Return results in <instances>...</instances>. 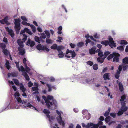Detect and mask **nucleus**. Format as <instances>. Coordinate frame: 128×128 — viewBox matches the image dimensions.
<instances>
[{
  "label": "nucleus",
  "mask_w": 128,
  "mask_h": 128,
  "mask_svg": "<svg viewBox=\"0 0 128 128\" xmlns=\"http://www.w3.org/2000/svg\"><path fill=\"white\" fill-rule=\"evenodd\" d=\"M109 73H106L104 75V78L105 80L109 79Z\"/></svg>",
  "instance_id": "c756f323"
},
{
  "label": "nucleus",
  "mask_w": 128,
  "mask_h": 128,
  "mask_svg": "<svg viewBox=\"0 0 128 128\" xmlns=\"http://www.w3.org/2000/svg\"><path fill=\"white\" fill-rule=\"evenodd\" d=\"M82 113L84 115H86L88 114V113H89L88 112V111L86 110H83L82 112Z\"/></svg>",
  "instance_id": "5fc2aeb1"
},
{
  "label": "nucleus",
  "mask_w": 128,
  "mask_h": 128,
  "mask_svg": "<svg viewBox=\"0 0 128 128\" xmlns=\"http://www.w3.org/2000/svg\"><path fill=\"white\" fill-rule=\"evenodd\" d=\"M20 89L22 91L23 94H22V96L24 97L26 96V94L24 92L26 90V89L24 88L23 85H21L20 87Z\"/></svg>",
  "instance_id": "4be33fe9"
},
{
  "label": "nucleus",
  "mask_w": 128,
  "mask_h": 128,
  "mask_svg": "<svg viewBox=\"0 0 128 128\" xmlns=\"http://www.w3.org/2000/svg\"><path fill=\"white\" fill-rule=\"evenodd\" d=\"M50 48L52 49H56L57 50H62L64 48V47L62 46H58L56 44H54L50 47Z\"/></svg>",
  "instance_id": "ddd939ff"
},
{
  "label": "nucleus",
  "mask_w": 128,
  "mask_h": 128,
  "mask_svg": "<svg viewBox=\"0 0 128 128\" xmlns=\"http://www.w3.org/2000/svg\"><path fill=\"white\" fill-rule=\"evenodd\" d=\"M56 120L60 124L63 126H64L65 124L64 122L62 120V117H59V118H56Z\"/></svg>",
  "instance_id": "6ab92c4d"
},
{
  "label": "nucleus",
  "mask_w": 128,
  "mask_h": 128,
  "mask_svg": "<svg viewBox=\"0 0 128 128\" xmlns=\"http://www.w3.org/2000/svg\"><path fill=\"white\" fill-rule=\"evenodd\" d=\"M86 63L88 64L90 66H92L93 64V62L90 61L87 62Z\"/></svg>",
  "instance_id": "4d7b16f0"
},
{
  "label": "nucleus",
  "mask_w": 128,
  "mask_h": 128,
  "mask_svg": "<svg viewBox=\"0 0 128 128\" xmlns=\"http://www.w3.org/2000/svg\"><path fill=\"white\" fill-rule=\"evenodd\" d=\"M93 69L94 70H96L98 68V65L97 64H94L93 66Z\"/></svg>",
  "instance_id": "09e8293b"
},
{
  "label": "nucleus",
  "mask_w": 128,
  "mask_h": 128,
  "mask_svg": "<svg viewBox=\"0 0 128 128\" xmlns=\"http://www.w3.org/2000/svg\"><path fill=\"white\" fill-rule=\"evenodd\" d=\"M16 99L17 102L20 103H22V104H24V106H19L18 104L16 103L10 105V108L11 109H18L20 108H24L26 107H28L30 108L33 110H36L37 112L39 111V110L38 109L36 108L35 107L30 104V103L26 104L27 102V100H22L20 97H18L16 98Z\"/></svg>",
  "instance_id": "f257e3e1"
},
{
  "label": "nucleus",
  "mask_w": 128,
  "mask_h": 128,
  "mask_svg": "<svg viewBox=\"0 0 128 128\" xmlns=\"http://www.w3.org/2000/svg\"><path fill=\"white\" fill-rule=\"evenodd\" d=\"M0 47L2 50V52L6 56L9 55V57L11 60H12V58L11 55L10 54L9 52L7 50L5 49L6 46L3 43H2L0 44Z\"/></svg>",
  "instance_id": "1a4fd4ad"
},
{
  "label": "nucleus",
  "mask_w": 128,
  "mask_h": 128,
  "mask_svg": "<svg viewBox=\"0 0 128 128\" xmlns=\"http://www.w3.org/2000/svg\"><path fill=\"white\" fill-rule=\"evenodd\" d=\"M117 48L120 51H122L124 50V48L123 46H122L118 47Z\"/></svg>",
  "instance_id": "a19ab883"
},
{
  "label": "nucleus",
  "mask_w": 128,
  "mask_h": 128,
  "mask_svg": "<svg viewBox=\"0 0 128 128\" xmlns=\"http://www.w3.org/2000/svg\"><path fill=\"white\" fill-rule=\"evenodd\" d=\"M96 47L94 46L89 50V53L90 54H95L96 52Z\"/></svg>",
  "instance_id": "a211bd4d"
},
{
  "label": "nucleus",
  "mask_w": 128,
  "mask_h": 128,
  "mask_svg": "<svg viewBox=\"0 0 128 128\" xmlns=\"http://www.w3.org/2000/svg\"><path fill=\"white\" fill-rule=\"evenodd\" d=\"M122 62L124 63L128 64V57H126L123 59Z\"/></svg>",
  "instance_id": "473e14b6"
},
{
  "label": "nucleus",
  "mask_w": 128,
  "mask_h": 128,
  "mask_svg": "<svg viewBox=\"0 0 128 128\" xmlns=\"http://www.w3.org/2000/svg\"><path fill=\"white\" fill-rule=\"evenodd\" d=\"M110 52L108 51H105L104 53V58H106L108 55L110 54Z\"/></svg>",
  "instance_id": "2f4dec72"
},
{
  "label": "nucleus",
  "mask_w": 128,
  "mask_h": 128,
  "mask_svg": "<svg viewBox=\"0 0 128 128\" xmlns=\"http://www.w3.org/2000/svg\"><path fill=\"white\" fill-rule=\"evenodd\" d=\"M20 94L18 92H16L14 94V96L16 98H17L18 97H19V96H20Z\"/></svg>",
  "instance_id": "6e6d98bb"
},
{
  "label": "nucleus",
  "mask_w": 128,
  "mask_h": 128,
  "mask_svg": "<svg viewBox=\"0 0 128 128\" xmlns=\"http://www.w3.org/2000/svg\"><path fill=\"white\" fill-rule=\"evenodd\" d=\"M66 54L65 56L68 58H70L71 57L73 58L76 55V54L74 51H72L68 49L67 50Z\"/></svg>",
  "instance_id": "9b49d317"
},
{
  "label": "nucleus",
  "mask_w": 128,
  "mask_h": 128,
  "mask_svg": "<svg viewBox=\"0 0 128 128\" xmlns=\"http://www.w3.org/2000/svg\"><path fill=\"white\" fill-rule=\"evenodd\" d=\"M34 87L32 88V89L33 91H37L38 90V84L37 83H34Z\"/></svg>",
  "instance_id": "cd10ccee"
},
{
  "label": "nucleus",
  "mask_w": 128,
  "mask_h": 128,
  "mask_svg": "<svg viewBox=\"0 0 128 128\" xmlns=\"http://www.w3.org/2000/svg\"><path fill=\"white\" fill-rule=\"evenodd\" d=\"M102 121H100L97 124H93V125L92 127L91 128H98L99 125H101L102 124Z\"/></svg>",
  "instance_id": "b1692460"
},
{
  "label": "nucleus",
  "mask_w": 128,
  "mask_h": 128,
  "mask_svg": "<svg viewBox=\"0 0 128 128\" xmlns=\"http://www.w3.org/2000/svg\"><path fill=\"white\" fill-rule=\"evenodd\" d=\"M40 38L45 39L46 38V35L44 33L41 34V36H40Z\"/></svg>",
  "instance_id": "3c124183"
},
{
  "label": "nucleus",
  "mask_w": 128,
  "mask_h": 128,
  "mask_svg": "<svg viewBox=\"0 0 128 128\" xmlns=\"http://www.w3.org/2000/svg\"><path fill=\"white\" fill-rule=\"evenodd\" d=\"M105 87L106 88V90H107L108 92V96H110V98H112V95H110V92H109V89L106 86H105Z\"/></svg>",
  "instance_id": "4c0bfd02"
},
{
  "label": "nucleus",
  "mask_w": 128,
  "mask_h": 128,
  "mask_svg": "<svg viewBox=\"0 0 128 128\" xmlns=\"http://www.w3.org/2000/svg\"><path fill=\"white\" fill-rule=\"evenodd\" d=\"M93 125V124L91 122L89 123L86 125L84 123L82 124V126L84 128L85 127L86 128H90L92 126V127Z\"/></svg>",
  "instance_id": "aec40b11"
},
{
  "label": "nucleus",
  "mask_w": 128,
  "mask_h": 128,
  "mask_svg": "<svg viewBox=\"0 0 128 128\" xmlns=\"http://www.w3.org/2000/svg\"><path fill=\"white\" fill-rule=\"evenodd\" d=\"M30 26L33 32H35L36 31V28L35 26L34 25H30Z\"/></svg>",
  "instance_id": "58836bf2"
},
{
  "label": "nucleus",
  "mask_w": 128,
  "mask_h": 128,
  "mask_svg": "<svg viewBox=\"0 0 128 128\" xmlns=\"http://www.w3.org/2000/svg\"><path fill=\"white\" fill-rule=\"evenodd\" d=\"M104 59V58H102V57H98L97 58V60L98 62L102 63L103 62Z\"/></svg>",
  "instance_id": "7c9ffc66"
},
{
  "label": "nucleus",
  "mask_w": 128,
  "mask_h": 128,
  "mask_svg": "<svg viewBox=\"0 0 128 128\" xmlns=\"http://www.w3.org/2000/svg\"><path fill=\"white\" fill-rule=\"evenodd\" d=\"M108 39L109 41V42L108 40H104L101 42V44L104 45L106 46H108V44L112 48L113 47H116V43H114V41L113 40V38L110 36H108Z\"/></svg>",
  "instance_id": "39448f33"
},
{
  "label": "nucleus",
  "mask_w": 128,
  "mask_h": 128,
  "mask_svg": "<svg viewBox=\"0 0 128 128\" xmlns=\"http://www.w3.org/2000/svg\"><path fill=\"white\" fill-rule=\"evenodd\" d=\"M126 97L125 95H123L121 96L120 101L122 104V106L120 110L118 113V116H120L122 114L123 112L126 111L128 109L127 107L125 106V103L124 100L125 99Z\"/></svg>",
  "instance_id": "20e7f679"
},
{
  "label": "nucleus",
  "mask_w": 128,
  "mask_h": 128,
  "mask_svg": "<svg viewBox=\"0 0 128 128\" xmlns=\"http://www.w3.org/2000/svg\"><path fill=\"white\" fill-rule=\"evenodd\" d=\"M37 30L39 32H42V30L41 28L39 26H38L37 28Z\"/></svg>",
  "instance_id": "69168bd1"
},
{
  "label": "nucleus",
  "mask_w": 128,
  "mask_h": 128,
  "mask_svg": "<svg viewBox=\"0 0 128 128\" xmlns=\"http://www.w3.org/2000/svg\"><path fill=\"white\" fill-rule=\"evenodd\" d=\"M110 116H108L105 119V120L106 122H108L110 120Z\"/></svg>",
  "instance_id": "864d4df0"
},
{
  "label": "nucleus",
  "mask_w": 128,
  "mask_h": 128,
  "mask_svg": "<svg viewBox=\"0 0 128 128\" xmlns=\"http://www.w3.org/2000/svg\"><path fill=\"white\" fill-rule=\"evenodd\" d=\"M17 73L16 72H13L11 74L9 73L8 74V77H11V76L12 77H16L17 76Z\"/></svg>",
  "instance_id": "c85d7f7f"
},
{
  "label": "nucleus",
  "mask_w": 128,
  "mask_h": 128,
  "mask_svg": "<svg viewBox=\"0 0 128 128\" xmlns=\"http://www.w3.org/2000/svg\"><path fill=\"white\" fill-rule=\"evenodd\" d=\"M118 70L117 71L115 75V77L117 78H118L119 76V74L120 73V72L122 70V66L120 65L119 66L118 68Z\"/></svg>",
  "instance_id": "412c9836"
},
{
  "label": "nucleus",
  "mask_w": 128,
  "mask_h": 128,
  "mask_svg": "<svg viewBox=\"0 0 128 128\" xmlns=\"http://www.w3.org/2000/svg\"><path fill=\"white\" fill-rule=\"evenodd\" d=\"M122 66H122L123 69L124 70H126L128 68V65L125 64H123Z\"/></svg>",
  "instance_id": "8fccbe9b"
},
{
  "label": "nucleus",
  "mask_w": 128,
  "mask_h": 128,
  "mask_svg": "<svg viewBox=\"0 0 128 128\" xmlns=\"http://www.w3.org/2000/svg\"><path fill=\"white\" fill-rule=\"evenodd\" d=\"M68 128H74V125L72 124H70L69 125Z\"/></svg>",
  "instance_id": "e2e57ef3"
},
{
  "label": "nucleus",
  "mask_w": 128,
  "mask_h": 128,
  "mask_svg": "<svg viewBox=\"0 0 128 128\" xmlns=\"http://www.w3.org/2000/svg\"><path fill=\"white\" fill-rule=\"evenodd\" d=\"M25 32H26L27 33L31 35L32 34V33L31 32L30 30L27 28H25L23 30H21L20 33V34H22Z\"/></svg>",
  "instance_id": "dca6fc26"
},
{
  "label": "nucleus",
  "mask_w": 128,
  "mask_h": 128,
  "mask_svg": "<svg viewBox=\"0 0 128 128\" xmlns=\"http://www.w3.org/2000/svg\"><path fill=\"white\" fill-rule=\"evenodd\" d=\"M5 28L6 31L8 32V34L10 35L12 38H13L14 34L13 30L11 29H10L8 27H6Z\"/></svg>",
  "instance_id": "2eb2a0df"
},
{
  "label": "nucleus",
  "mask_w": 128,
  "mask_h": 128,
  "mask_svg": "<svg viewBox=\"0 0 128 128\" xmlns=\"http://www.w3.org/2000/svg\"><path fill=\"white\" fill-rule=\"evenodd\" d=\"M96 52H98V56L100 57L104 56V54H103V52L100 49L97 50H96Z\"/></svg>",
  "instance_id": "bb28decb"
},
{
  "label": "nucleus",
  "mask_w": 128,
  "mask_h": 128,
  "mask_svg": "<svg viewBox=\"0 0 128 128\" xmlns=\"http://www.w3.org/2000/svg\"><path fill=\"white\" fill-rule=\"evenodd\" d=\"M23 62L26 68V71L28 73L30 70V69L27 66V64L29 65V63L28 61L26 62V58H24L23 60Z\"/></svg>",
  "instance_id": "4468645a"
},
{
  "label": "nucleus",
  "mask_w": 128,
  "mask_h": 128,
  "mask_svg": "<svg viewBox=\"0 0 128 128\" xmlns=\"http://www.w3.org/2000/svg\"><path fill=\"white\" fill-rule=\"evenodd\" d=\"M121 124L123 125V126H124L126 125V127L127 128H128V121H126L125 122H122Z\"/></svg>",
  "instance_id": "e433bc0d"
},
{
  "label": "nucleus",
  "mask_w": 128,
  "mask_h": 128,
  "mask_svg": "<svg viewBox=\"0 0 128 128\" xmlns=\"http://www.w3.org/2000/svg\"><path fill=\"white\" fill-rule=\"evenodd\" d=\"M21 18L23 20V21H27V19L24 16H21Z\"/></svg>",
  "instance_id": "bf43d9fd"
},
{
  "label": "nucleus",
  "mask_w": 128,
  "mask_h": 128,
  "mask_svg": "<svg viewBox=\"0 0 128 128\" xmlns=\"http://www.w3.org/2000/svg\"><path fill=\"white\" fill-rule=\"evenodd\" d=\"M120 44H124L126 45L128 44V42L124 40H122L121 41Z\"/></svg>",
  "instance_id": "a18cd8bd"
},
{
  "label": "nucleus",
  "mask_w": 128,
  "mask_h": 128,
  "mask_svg": "<svg viewBox=\"0 0 128 128\" xmlns=\"http://www.w3.org/2000/svg\"><path fill=\"white\" fill-rule=\"evenodd\" d=\"M58 57L60 58H62L64 56V53L62 52L61 50H58Z\"/></svg>",
  "instance_id": "393cba45"
},
{
  "label": "nucleus",
  "mask_w": 128,
  "mask_h": 128,
  "mask_svg": "<svg viewBox=\"0 0 128 128\" xmlns=\"http://www.w3.org/2000/svg\"><path fill=\"white\" fill-rule=\"evenodd\" d=\"M34 40L38 42V43H40V40L39 38L37 36H35L34 38Z\"/></svg>",
  "instance_id": "603ef678"
},
{
  "label": "nucleus",
  "mask_w": 128,
  "mask_h": 128,
  "mask_svg": "<svg viewBox=\"0 0 128 128\" xmlns=\"http://www.w3.org/2000/svg\"><path fill=\"white\" fill-rule=\"evenodd\" d=\"M15 63L16 64V66L18 68L19 71H20L21 70L22 72H23L22 74V75L27 80H30L29 77L28 76L26 72H24L25 70L23 66H21L20 67V68L19 66V62H15Z\"/></svg>",
  "instance_id": "0eeeda50"
},
{
  "label": "nucleus",
  "mask_w": 128,
  "mask_h": 128,
  "mask_svg": "<svg viewBox=\"0 0 128 128\" xmlns=\"http://www.w3.org/2000/svg\"><path fill=\"white\" fill-rule=\"evenodd\" d=\"M62 29V26H60L58 28V33L59 34H61L62 32L61 31Z\"/></svg>",
  "instance_id": "ea45409f"
},
{
  "label": "nucleus",
  "mask_w": 128,
  "mask_h": 128,
  "mask_svg": "<svg viewBox=\"0 0 128 128\" xmlns=\"http://www.w3.org/2000/svg\"><path fill=\"white\" fill-rule=\"evenodd\" d=\"M26 21H22V24L24 25L28 26H30V24L28 23H27Z\"/></svg>",
  "instance_id": "c03bdc74"
},
{
  "label": "nucleus",
  "mask_w": 128,
  "mask_h": 128,
  "mask_svg": "<svg viewBox=\"0 0 128 128\" xmlns=\"http://www.w3.org/2000/svg\"><path fill=\"white\" fill-rule=\"evenodd\" d=\"M28 86L29 87L32 86L33 85V83H32L30 81L28 83Z\"/></svg>",
  "instance_id": "338daca9"
},
{
  "label": "nucleus",
  "mask_w": 128,
  "mask_h": 128,
  "mask_svg": "<svg viewBox=\"0 0 128 128\" xmlns=\"http://www.w3.org/2000/svg\"><path fill=\"white\" fill-rule=\"evenodd\" d=\"M46 42L47 44H50L53 42L52 40L50 39H46Z\"/></svg>",
  "instance_id": "de8ad7c7"
},
{
  "label": "nucleus",
  "mask_w": 128,
  "mask_h": 128,
  "mask_svg": "<svg viewBox=\"0 0 128 128\" xmlns=\"http://www.w3.org/2000/svg\"><path fill=\"white\" fill-rule=\"evenodd\" d=\"M8 17L6 16L3 19L0 20V23L2 24H6V22L8 20Z\"/></svg>",
  "instance_id": "a878e982"
},
{
  "label": "nucleus",
  "mask_w": 128,
  "mask_h": 128,
  "mask_svg": "<svg viewBox=\"0 0 128 128\" xmlns=\"http://www.w3.org/2000/svg\"><path fill=\"white\" fill-rule=\"evenodd\" d=\"M90 114L89 113H88L86 114V119L88 120L89 119H90Z\"/></svg>",
  "instance_id": "49530a36"
},
{
  "label": "nucleus",
  "mask_w": 128,
  "mask_h": 128,
  "mask_svg": "<svg viewBox=\"0 0 128 128\" xmlns=\"http://www.w3.org/2000/svg\"><path fill=\"white\" fill-rule=\"evenodd\" d=\"M119 89L121 91H122L124 90L122 84L120 82L119 84Z\"/></svg>",
  "instance_id": "c9c22d12"
},
{
  "label": "nucleus",
  "mask_w": 128,
  "mask_h": 128,
  "mask_svg": "<svg viewBox=\"0 0 128 128\" xmlns=\"http://www.w3.org/2000/svg\"><path fill=\"white\" fill-rule=\"evenodd\" d=\"M97 46L99 48L98 49L100 50L102 47V45L100 44H98L97 45Z\"/></svg>",
  "instance_id": "774afa93"
},
{
  "label": "nucleus",
  "mask_w": 128,
  "mask_h": 128,
  "mask_svg": "<svg viewBox=\"0 0 128 128\" xmlns=\"http://www.w3.org/2000/svg\"><path fill=\"white\" fill-rule=\"evenodd\" d=\"M43 112L45 114L48 119L50 122V125L51 128H59L58 127L57 124H54V120H55V117L49 114L50 113V112L48 110L44 109L43 111Z\"/></svg>",
  "instance_id": "7ed1b4c3"
},
{
  "label": "nucleus",
  "mask_w": 128,
  "mask_h": 128,
  "mask_svg": "<svg viewBox=\"0 0 128 128\" xmlns=\"http://www.w3.org/2000/svg\"><path fill=\"white\" fill-rule=\"evenodd\" d=\"M46 103V106L49 108H54L55 109L57 107L58 104L55 100L53 99L52 96L50 95L48 96L46 98L45 96H42Z\"/></svg>",
  "instance_id": "f03ea898"
},
{
  "label": "nucleus",
  "mask_w": 128,
  "mask_h": 128,
  "mask_svg": "<svg viewBox=\"0 0 128 128\" xmlns=\"http://www.w3.org/2000/svg\"><path fill=\"white\" fill-rule=\"evenodd\" d=\"M46 86L48 88V91L49 92H50L52 91V89H54L55 90H56V88L55 86H52L50 84H46Z\"/></svg>",
  "instance_id": "5701e85b"
},
{
  "label": "nucleus",
  "mask_w": 128,
  "mask_h": 128,
  "mask_svg": "<svg viewBox=\"0 0 128 128\" xmlns=\"http://www.w3.org/2000/svg\"><path fill=\"white\" fill-rule=\"evenodd\" d=\"M14 24H15L14 28L16 33L18 34L19 33L21 28L20 23V20L19 18L14 19Z\"/></svg>",
  "instance_id": "6e6552de"
},
{
  "label": "nucleus",
  "mask_w": 128,
  "mask_h": 128,
  "mask_svg": "<svg viewBox=\"0 0 128 128\" xmlns=\"http://www.w3.org/2000/svg\"><path fill=\"white\" fill-rule=\"evenodd\" d=\"M14 80L15 84L17 85H19L20 86L21 85H22L21 84H20L18 81V80L15 79H14Z\"/></svg>",
  "instance_id": "79ce46f5"
},
{
  "label": "nucleus",
  "mask_w": 128,
  "mask_h": 128,
  "mask_svg": "<svg viewBox=\"0 0 128 128\" xmlns=\"http://www.w3.org/2000/svg\"><path fill=\"white\" fill-rule=\"evenodd\" d=\"M44 32L47 36L49 37L50 36V34L49 32L47 30H45Z\"/></svg>",
  "instance_id": "13d9d810"
},
{
  "label": "nucleus",
  "mask_w": 128,
  "mask_h": 128,
  "mask_svg": "<svg viewBox=\"0 0 128 128\" xmlns=\"http://www.w3.org/2000/svg\"><path fill=\"white\" fill-rule=\"evenodd\" d=\"M58 40H56V41L57 42H61V40H62V37L58 36Z\"/></svg>",
  "instance_id": "052dcab7"
},
{
  "label": "nucleus",
  "mask_w": 128,
  "mask_h": 128,
  "mask_svg": "<svg viewBox=\"0 0 128 128\" xmlns=\"http://www.w3.org/2000/svg\"><path fill=\"white\" fill-rule=\"evenodd\" d=\"M84 44V43L82 42H80L78 43L77 44V46L78 47H81Z\"/></svg>",
  "instance_id": "37998d69"
},
{
  "label": "nucleus",
  "mask_w": 128,
  "mask_h": 128,
  "mask_svg": "<svg viewBox=\"0 0 128 128\" xmlns=\"http://www.w3.org/2000/svg\"><path fill=\"white\" fill-rule=\"evenodd\" d=\"M56 112L58 115V116L56 118H59V117H61V114H62V112L61 111H58V110H56Z\"/></svg>",
  "instance_id": "f704fd0d"
},
{
  "label": "nucleus",
  "mask_w": 128,
  "mask_h": 128,
  "mask_svg": "<svg viewBox=\"0 0 128 128\" xmlns=\"http://www.w3.org/2000/svg\"><path fill=\"white\" fill-rule=\"evenodd\" d=\"M37 49L38 50L42 51H46L48 52L50 50L47 48L46 46H42L41 44H38L36 46Z\"/></svg>",
  "instance_id": "f8f14e48"
},
{
  "label": "nucleus",
  "mask_w": 128,
  "mask_h": 128,
  "mask_svg": "<svg viewBox=\"0 0 128 128\" xmlns=\"http://www.w3.org/2000/svg\"><path fill=\"white\" fill-rule=\"evenodd\" d=\"M5 65L6 68L8 70H9L10 68V63L8 61L6 60V62L5 64Z\"/></svg>",
  "instance_id": "72a5a7b5"
},
{
  "label": "nucleus",
  "mask_w": 128,
  "mask_h": 128,
  "mask_svg": "<svg viewBox=\"0 0 128 128\" xmlns=\"http://www.w3.org/2000/svg\"><path fill=\"white\" fill-rule=\"evenodd\" d=\"M17 42L20 47L18 49L19 51V54L22 55H23L25 53L24 50L22 48L24 46L23 42L21 40H18L17 41Z\"/></svg>",
  "instance_id": "9d476101"
},
{
  "label": "nucleus",
  "mask_w": 128,
  "mask_h": 128,
  "mask_svg": "<svg viewBox=\"0 0 128 128\" xmlns=\"http://www.w3.org/2000/svg\"><path fill=\"white\" fill-rule=\"evenodd\" d=\"M23 36H24V38L22 39V40L23 42H24L27 39V36L25 34H23Z\"/></svg>",
  "instance_id": "680f3d73"
},
{
  "label": "nucleus",
  "mask_w": 128,
  "mask_h": 128,
  "mask_svg": "<svg viewBox=\"0 0 128 128\" xmlns=\"http://www.w3.org/2000/svg\"><path fill=\"white\" fill-rule=\"evenodd\" d=\"M26 44L27 45H30L31 47H32L35 45V43L34 41L31 40L30 39H28Z\"/></svg>",
  "instance_id": "f3484780"
},
{
  "label": "nucleus",
  "mask_w": 128,
  "mask_h": 128,
  "mask_svg": "<svg viewBox=\"0 0 128 128\" xmlns=\"http://www.w3.org/2000/svg\"><path fill=\"white\" fill-rule=\"evenodd\" d=\"M3 41L6 43H7L8 42V40L5 37H4L3 38Z\"/></svg>",
  "instance_id": "0e129e2a"
},
{
  "label": "nucleus",
  "mask_w": 128,
  "mask_h": 128,
  "mask_svg": "<svg viewBox=\"0 0 128 128\" xmlns=\"http://www.w3.org/2000/svg\"><path fill=\"white\" fill-rule=\"evenodd\" d=\"M120 54L116 52H113L112 54L109 55L107 57V59L109 60L112 59L113 57V62H118L119 61V58L118 57Z\"/></svg>",
  "instance_id": "423d86ee"
}]
</instances>
